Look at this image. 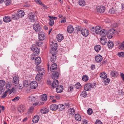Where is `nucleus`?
Instances as JSON below:
<instances>
[{
    "label": "nucleus",
    "mask_w": 124,
    "mask_h": 124,
    "mask_svg": "<svg viewBox=\"0 0 124 124\" xmlns=\"http://www.w3.org/2000/svg\"><path fill=\"white\" fill-rule=\"evenodd\" d=\"M35 15V14L34 13L30 12L28 15V20L31 22H34L35 21L34 16Z\"/></svg>",
    "instance_id": "1"
},
{
    "label": "nucleus",
    "mask_w": 124,
    "mask_h": 124,
    "mask_svg": "<svg viewBox=\"0 0 124 124\" xmlns=\"http://www.w3.org/2000/svg\"><path fill=\"white\" fill-rule=\"evenodd\" d=\"M31 49L32 51H33L35 54L36 55H37L39 53L40 48H39L36 47L35 45H33Z\"/></svg>",
    "instance_id": "2"
},
{
    "label": "nucleus",
    "mask_w": 124,
    "mask_h": 124,
    "mask_svg": "<svg viewBox=\"0 0 124 124\" xmlns=\"http://www.w3.org/2000/svg\"><path fill=\"white\" fill-rule=\"evenodd\" d=\"M115 33V31L113 29H112L109 30L107 33L108 38L109 39L112 38Z\"/></svg>",
    "instance_id": "3"
},
{
    "label": "nucleus",
    "mask_w": 124,
    "mask_h": 124,
    "mask_svg": "<svg viewBox=\"0 0 124 124\" xmlns=\"http://www.w3.org/2000/svg\"><path fill=\"white\" fill-rule=\"evenodd\" d=\"M34 29L35 31L39 32L42 29L41 26L38 24H35L33 26Z\"/></svg>",
    "instance_id": "4"
},
{
    "label": "nucleus",
    "mask_w": 124,
    "mask_h": 124,
    "mask_svg": "<svg viewBox=\"0 0 124 124\" xmlns=\"http://www.w3.org/2000/svg\"><path fill=\"white\" fill-rule=\"evenodd\" d=\"M51 65L50 69V71L52 72H54L56 71H57L58 70H59L57 68V64L55 63H53L52 64H51Z\"/></svg>",
    "instance_id": "5"
},
{
    "label": "nucleus",
    "mask_w": 124,
    "mask_h": 124,
    "mask_svg": "<svg viewBox=\"0 0 124 124\" xmlns=\"http://www.w3.org/2000/svg\"><path fill=\"white\" fill-rule=\"evenodd\" d=\"M56 55L55 53H53L52 52H51L50 60L51 62L54 63L55 62L56 59Z\"/></svg>",
    "instance_id": "6"
},
{
    "label": "nucleus",
    "mask_w": 124,
    "mask_h": 124,
    "mask_svg": "<svg viewBox=\"0 0 124 124\" xmlns=\"http://www.w3.org/2000/svg\"><path fill=\"white\" fill-rule=\"evenodd\" d=\"M19 78L18 77L15 76L13 78L12 81L13 83L15 86H16V85L19 83Z\"/></svg>",
    "instance_id": "7"
},
{
    "label": "nucleus",
    "mask_w": 124,
    "mask_h": 124,
    "mask_svg": "<svg viewBox=\"0 0 124 124\" xmlns=\"http://www.w3.org/2000/svg\"><path fill=\"white\" fill-rule=\"evenodd\" d=\"M54 72L52 74V78L53 79L57 78L58 77L60 74V70L56 71L55 72Z\"/></svg>",
    "instance_id": "8"
},
{
    "label": "nucleus",
    "mask_w": 124,
    "mask_h": 124,
    "mask_svg": "<svg viewBox=\"0 0 124 124\" xmlns=\"http://www.w3.org/2000/svg\"><path fill=\"white\" fill-rule=\"evenodd\" d=\"M97 8L98 12L101 13H103L105 9V7L102 6H98Z\"/></svg>",
    "instance_id": "9"
},
{
    "label": "nucleus",
    "mask_w": 124,
    "mask_h": 124,
    "mask_svg": "<svg viewBox=\"0 0 124 124\" xmlns=\"http://www.w3.org/2000/svg\"><path fill=\"white\" fill-rule=\"evenodd\" d=\"M30 85L32 89H35L37 87L38 84L36 81H33L30 83Z\"/></svg>",
    "instance_id": "10"
},
{
    "label": "nucleus",
    "mask_w": 124,
    "mask_h": 124,
    "mask_svg": "<svg viewBox=\"0 0 124 124\" xmlns=\"http://www.w3.org/2000/svg\"><path fill=\"white\" fill-rule=\"evenodd\" d=\"M81 32L83 35L85 37L87 36L89 34L88 30L86 29H84L82 30Z\"/></svg>",
    "instance_id": "11"
},
{
    "label": "nucleus",
    "mask_w": 124,
    "mask_h": 124,
    "mask_svg": "<svg viewBox=\"0 0 124 124\" xmlns=\"http://www.w3.org/2000/svg\"><path fill=\"white\" fill-rule=\"evenodd\" d=\"M16 13L18 18L23 17L25 15L24 12L22 10H21L20 11H17Z\"/></svg>",
    "instance_id": "12"
},
{
    "label": "nucleus",
    "mask_w": 124,
    "mask_h": 124,
    "mask_svg": "<svg viewBox=\"0 0 124 124\" xmlns=\"http://www.w3.org/2000/svg\"><path fill=\"white\" fill-rule=\"evenodd\" d=\"M44 74L42 73V72H38L35 77L36 80L39 81L42 78V76Z\"/></svg>",
    "instance_id": "13"
},
{
    "label": "nucleus",
    "mask_w": 124,
    "mask_h": 124,
    "mask_svg": "<svg viewBox=\"0 0 124 124\" xmlns=\"http://www.w3.org/2000/svg\"><path fill=\"white\" fill-rule=\"evenodd\" d=\"M103 59V58L102 56L98 54L95 56V61L98 62H99L101 61Z\"/></svg>",
    "instance_id": "14"
},
{
    "label": "nucleus",
    "mask_w": 124,
    "mask_h": 124,
    "mask_svg": "<svg viewBox=\"0 0 124 124\" xmlns=\"http://www.w3.org/2000/svg\"><path fill=\"white\" fill-rule=\"evenodd\" d=\"M18 110L20 112H23L25 110V107L24 105H21L18 107Z\"/></svg>",
    "instance_id": "15"
},
{
    "label": "nucleus",
    "mask_w": 124,
    "mask_h": 124,
    "mask_svg": "<svg viewBox=\"0 0 124 124\" xmlns=\"http://www.w3.org/2000/svg\"><path fill=\"white\" fill-rule=\"evenodd\" d=\"M101 43L102 45H104L107 43V40L105 37H101L100 38Z\"/></svg>",
    "instance_id": "16"
},
{
    "label": "nucleus",
    "mask_w": 124,
    "mask_h": 124,
    "mask_svg": "<svg viewBox=\"0 0 124 124\" xmlns=\"http://www.w3.org/2000/svg\"><path fill=\"white\" fill-rule=\"evenodd\" d=\"M39 38L40 40H44L45 38L44 36V33H43L39 32Z\"/></svg>",
    "instance_id": "17"
},
{
    "label": "nucleus",
    "mask_w": 124,
    "mask_h": 124,
    "mask_svg": "<svg viewBox=\"0 0 124 124\" xmlns=\"http://www.w3.org/2000/svg\"><path fill=\"white\" fill-rule=\"evenodd\" d=\"M50 108L52 110H55L58 108V105L54 104H52L50 106Z\"/></svg>",
    "instance_id": "18"
},
{
    "label": "nucleus",
    "mask_w": 124,
    "mask_h": 124,
    "mask_svg": "<svg viewBox=\"0 0 124 124\" xmlns=\"http://www.w3.org/2000/svg\"><path fill=\"white\" fill-rule=\"evenodd\" d=\"M59 82L57 80H55L53 81L52 84V87L53 88L57 87L58 86H59Z\"/></svg>",
    "instance_id": "19"
},
{
    "label": "nucleus",
    "mask_w": 124,
    "mask_h": 124,
    "mask_svg": "<svg viewBox=\"0 0 124 124\" xmlns=\"http://www.w3.org/2000/svg\"><path fill=\"white\" fill-rule=\"evenodd\" d=\"M3 21L6 23L9 22L11 21V18L8 16H5L3 17Z\"/></svg>",
    "instance_id": "20"
},
{
    "label": "nucleus",
    "mask_w": 124,
    "mask_h": 124,
    "mask_svg": "<svg viewBox=\"0 0 124 124\" xmlns=\"http://www.w3.org/2000/svg\"><path fill=\"white\" fill-rule=\"evenodd\" d=\"M56 38L58 41L61 42L63 39V35L60 34L57 36Z\"/></svg>",
    "instance_id": "21"
},
{
    "label": "nucleus",
    "mask_w": 124,
    "mask_h": 124,
    "mask_svg": "<svg viewBox=\"0 0 124 124\" xmlns=\"http://www.w3.org/2000/svg\"><path fill=\"white\" fill-rule=\"evenodd\" d=\"M63 86L61 85L58 86L56 88V92L57 93H60L62 91Z\"/></svg>",
    "instance_id": "22"
},
{
    "label": "nucleus",
    "mask_w": 124,
    "mask_h": 124,
    "mask_svg": "<svg viewBox=\"0 0 124 124\" xmlns=\"http://www.w3.org/2000/svg\"><path fill=\"white\" fill-rule=\"evenodd\" d=\"M73 30L74 28L72 25H70L68 27L67 31L68 33H72L73 32Z\"/></svg>",
    "instance_id": "23"
},
{
    "label": "nucleus",
    "mask_w": 124,
    "mask_h": 124,
    "mask_svg": "<svg viewBox=\"0 0 124 124\" xmlns=\"http://www.w3.org/2000/svg\"><path fill=\"white\" fill-rule=\"evenodd\" d=\"M49 111L48 108L43 107L41 110V112L43 114H46Z\"/></svg>",
    "instance_id": "24"
},
{
    "label": "nucleus",
    "mask_w": 124,
    "mask_h": 124,
    "mask_svg": "<svg viewBox=\"0 0 124 124\" xmlns=\"http://www.w3.org/2000/svg\"><path fill=\"white\" fill-rule=\"evenodd\" d=\"M35 63L37 65L39 64L41 62V58L39 57H37L35 59Z\"/></svg>",
    "instance_id": "25"
},
{
    "label": "nucleus",
    "mask_w": 124,
    "mask_h": 124,
    "mask_svg": "<svg viewBox=\"0 0 124 124\" xmlns=\"http://www.w3.org/2000/svg\"><path fill=\"white\" fill-rule=\"evenodd\" d=\"M36 70L37 71L40 72H42L43 73L45 74L44 70L43 68H41L39 66H37L36 67Z\"/></svg>",
    "instance_id": "26"
},
{
    "label": "nucleus",
    "mask_w": 124,
    "mask_h": 124,
    "mask_svg": "<svg viewBox=\"0 0 124 124\" xmlns=\"http://www.w3.org/2000/svg\"><path fill=\"white\" fill-rule=\"evenodd\" d=\"M107 31L105 30H101L99 34L101 36V37H105L107 35Z\"/></svg>",
    "instance_id": "27"
},
{
    "label": "nucleus",
    "mask_w": 124,
    "mask_h": 124,
    "mask_svg": "<svg viewBox=\"0 0 124 124\" xmlns=\"http://www.w3.org/2000/svg\"><path fill=\"white\" fill-rule=\"evenodd\" d=\"M100 76L102 79H104L107 78V74L105 72H101L100 73Z\"/></svg>",
    "instance_id": "28"
},
{
    "label": "nucleus",
    "mask_w": 124,
    "mask_h": 124,
    "mask_svg": "<svg viewBox=\"0 0 124 124\" xmlns=\"http://www.w3.org/2000/svg\"><path fill=\"white\" fill-rule=\"evenodd\" d=\"M75 118L76 120L78 121H80L81 119V116L79 114H77L75 115Z\"/></svg>",
    "instance_id": "29"
},
{
    "label": "nucleus",
    "mask_w": 124,
    "mask_h": 124,
    "mask_svg": "<svg viewBox=\"0 0 124 124\" xmlns=\"http://www.w3.org/2000/svg\"><path fill=\"white\" fill-rule=\"evenodd\" d=\"M39 119V117L38 115H36L34 116L32 119V121L34 123H36L38 122Z\"/></svg>",
    "instance_id": "30"
},
{
    "label": "nucleus",
    "mask_w": 124,
    "mask_h": 124,
    "mask_svg": "<svg viewBox=\"0 0 124 124\" xmlns=\"http://www.w3.org/2000/svg\"><path fill=\"white\" fill-rule=\"evenodd\" d=\"M65 108V107L64 105L62 104H59L58 105V108L59 110L62 111L64 110Z\"/></svg>",
    "instance_id": "31"
},
{
    "label": "nucleus",
    "mask_w": 124,
    "mask_h": 124,
    "mask_svg": "<svg viewBox=\"0 0 124 124\" xmlns=\"http://www.w3.org/2000/svg\"><path fill=\"white\" fill-rule=\"evenodd\" d=\"M114 44L112 41L110 40L109 41L108 43V46L109 49H111L113 46Z\"/></svg>",
    "instance_id": "32"
},
{
    "label": "nucleus",
    "mask_w": 124,
    "mask_h": 124,
    "mask_svg": "<svg viewBox=\"0 0 124 124\" xmlns=\"http://www.w3.org/2000/svg\"><path fill=\"white\" fill-rule=\"evenodd\" d=\"M28 99L29 101L33 102L34 101L35 99L34 96L31 95L28 97Z\"/></svg>",
    "instance_id": "33"
},
{
    "label": "nucleus",
    "mask_w": 124,
    "mask_h": 124,
    "mask_svg": "<svg viewBox=\"0 0 124 124\" xmlns=\"http://www.w3.org/2000/svg\"><path fill=\"white\" fill-rule=\"evenodd\" d=\"M48 17L50 18V21L49 23V25L51 26H53L54 24V21L53 19L51 18V16H49Z\"/></svg>",
    "instance_id": "34"
},
{
    "label": "nucleus",
    "mask_w": 124,
    "mask_h": 124,
    "mask_svg": "<svg viewBox=\"0 0 124 124\" xmlns=\"http://www.w3.org/2000/svg\"><path fill=\"white\" fill-rule=\"evenodd\" d=\"M75 109L73 108H70L68 111V112L71 115H74L75 114Z\"/></svg>",
    "instance_id": "35"
},
{
    "label": "nucleus",
    "mask_w": 124,
    "mask_h": 124,
    "mask_svg": "<svg viewBox=\"0 0 124 124\" xmlns=\"http://www.w3.org/2000/svg\"><path fill=\"white\" fill-rule=\"evenodd\" d=\"M100 27L99 26H96L95 27V32L97 34H99L101 30L100 29Z\"/></svg>",
    "instance_id": "36"
},
{
    "label": "nucleus",
    "mask_w": 124,
    "mask_h": 124,
    "mask_svg": "<svg viewBox=\"0 0 124 124\" xmlns=\"http://www.w3.org/2000/svg\"><path fill=\"white\" fill-rule=\"evenodd\" d=\"M78 3L80 5L83 6L85 5V2L84 0H79L78 1Z\"/></svg>",
    "instance_id": "37"
},
{
    "label": "nucleus",
    "mask_w": 124,
    "mask_h": 124,
    "mask_svg": "<svg viewBox=\"0 0 124 124\" xmlns=\"http://www.w3.org/2000/svg\"><path fill=\"white\" fill-rule=\"evenodd\" d=\"M12 19L13 20H17V18H18L17 13L15 12L12 15Z\"/></svg>",
    "instance_id": "38"
},
{
    "label": "nucleus",
    "mask_w": 124,
    "mask_h": 124,
    "mask_svg": "<svg viewBox=\"0 0 124 124\" xmlns=\"http://www.w3.org/2000/svg\"><path fill=\"white\" fill-rule=\"evenodd\" d=\"M101 48V46L99 45H97L96 46L94 47L95 50L97 52H99Z\"/></svg>",
    "instance_id": "39"
},
{
    "label": "nucleus",
    "mask_w": 124,
    "mask_h": 124,
    "mask_svg": "<svg viewBox=\"0 0 124 124\" xmlns=\"http://www.w3.org/2000/svg\"><path fill=\"white\" fill-rule=\"evenodd\" d=\"M110 74L112 77H115L118 75L117 72L114 71H111Z\"/></svg>",
    "instance_id": "40"
},
{
    "label": "nucleus",
    "mask_w": 124,
    "mask_h": 124,
    "mask_svg": "<svg viewBox=\"0 0 124 124\" xmlns=\"http://www.w3.org/2000/svg\"><path fill=\"white\" fill-rule=\"evenodd\" d=\"M57 46H53L52 47H51V50L50 51V52H53V53L54 52L55 53V52L57 49Z\"/></svg>",
    "instance_id": "41"
},
{
    "label": "nucleus",
    "mask_w": 124,
    "mask_h": 124,
    "mask_svg": "<svg viewBox=\"0 0 124 124\" xmlns=\"http://www.w3.org/2000/svg\"><path fill=\"white\" fill-rule=\"evenodd\" d=\"M47 96L46 94H44L42 96L41 98V100L46 101L47 100Z\"/></svg>",
    "instance_id": "42"
},
{
    "label": "nucleus",
    "mask_w": 124,
    "mask_h": 124,
    "mask_svg": "<svg viewBox=\"0 0 124 124\" xmlns=\"http://www.w3.org/2000/svg\"><path fill=\"white\" fill-rule=\"evenodd\" d=\"M90 85H88V83H87L86 85H85L84 87V89L87 91H88L89 90V89H90L89 86H90Z\"/></svg>",
    "instance_id": "43"
},
{
    "label": "nucleus",
    "mask_w": 124,
    "mask_h": 124,
    "mask_svg": "<svg viewBox=\"0 0 124 124\" xmlns=\"http://www.w3.org/2000/svg\"><path fill=\"white\" fill-rule=\"evenodd\" d=\"M5 82L3 80H0V88L3 87L5 85Z\"/></svg>",
    "instance_id": "44"
},
{
    "label": "nucleus",
    "mask_w": 124,
    "mask_h": 124,
    "mask_svg": "<svg viewBox=\"0 0 124 124\" xmlns=\"http://www.w3.org/2000/svg\"><path fill=\"white\" fill-rule=\"evenodd\" d=\"M119 48L120 49H124V41L122 42L119 46Z\"/></svg>",
    "instance_id": "45"
},
{
    "label": "nucleus",
    "mask_w": 124,
    "mask_h": 124,
    "mask_svg": "<svg viewBox=\"0 0 124 124\" xmlns=\"http://www.w3.org/2000/svg\"><path fill=\"white\" fill-rule=\"evenodd\" d=\"M109 13L110 14H115L116 13V11L113 8H111L109 10Z\"/></svg>",
    "instance_id": "46"
},
{
    "label": "nucleus",
    "mask_w": 124,
    "mask_h": 124,
    "mask_svg": "<svg viewBox=\"0 0 124 124\" xmlns=\"http://www.w3.org/2000/svg\"><path fill=\"white\" fill-rule=\"evenodd\" d=\"M23 84L25 86L27 87L29 86V83L28 80H25L24 81Z\"/></svg>",
    "instance_id": "47"
},
{
    "label": "nucleus",
    "mask_w": 124,
    "mask_h": 124,
    "mask_svg": "<svg viewBox=\"0 0 124 124\" xmlns=\"http://www.w3.org/2000/svg\"><path fill=\"white\" fill-rule=\"evenodd\" d=\"M87 94L86 93V92L85 91H83L82 92L81 95V96L85 97Z\"/></svg>",
    "instance_id": "48"
},
{
    "label": "nucleus",
    "mask_w": 124,
    "mask_h": 124,
    "mask_svg": "<svg viewBox=\"0 0 124 124\" xmlns=\"http://www.w3.org/2000/svg\"><path fill=\"white\" fill-rule=\"evenodd\" d=\"M118 55L121 57H124V52H120L118 53Z\"/></svg>",
    "instance_id": "49"
},
{
    "label": "nucleus",
    "mask_w": 124,
    "mask_h": 124,
    "mask_svg": "<svg viewBox=\"0 0 124 124\" xmlns=\"http://www.w3.org/2000/svg\"><path fill=\"white\" fill-rule=\"evenodd\" d=\"M88 78L87 76L84 75L83 76L82 79L83 81H86L88 80Z\"/></svg>",
    "instance_id": "50"
},
{
    "label": "nucleus",
    "mask_w": 124,
    "mask_h": 124,
    "mask_svg": "<svg viewBox=\"0 0 124 124\" xmlns=\"http://www.w3.org/2000/svg\"><path fill=\"white\" fill-rule=\"evenodd\" d=\"M88 85H90L89 87L90 89L91 88H94L95 87V85H96V83L91 84V83H89Z\"/></svg>",
    "instance_id": "51"
},
{
    "label": "nucleus",
    "mask_w": 124,
    "mask_h": 124,
    "mask_svg": "<svg viewBox=\"0 0 124 124\" xmlns=\"http://www.w3.org/2000/svg\"><path fill=\"white\" fill-rule=\"evenodd\" d=\"M87 113L89 115H91L93 113V110L91 108H89L87 111Z\"/></svg>",
    "instance_id": "52"
},
{
    "label": "nucleus",
    "mask_w": 124,
    "mask_h": 124,
    "mask_svg": "<svg viewBox=\"0 0 124 124\" xmlns=\"http://www.w3.org/2000/svg\"><path fill=\"white\" fill-rule=\"evenodd\" d=\"M11 83L8 82L7 83L6 85V88L8 89H9L11 86Z\"/></svg>",
    "instance_id": "53"
},
{
    "label": "nucleus",
    "mask_w": 124,
    "mask_h": 124,
    "mask_svg": "<svg viewBox=\"0 0 124 124\" xmlns=\"http://www.w3.org/2000/svg\"><path fill=\"white\" fill-rule=\"evenodd\" d=\"M9 91V90H7L3 94V95L2 96V98H4L6 97L7 95V93H8Z\"/></svg>",
    "instance_id": "54"
},
{
    "label": "nucleus",
    "mask_w": 124,
    "mask_h": 124,
    "mask_svg": "<svg viewBox=\"0 0 124 124\" xmlns=\"http://www.w3.org/2000/svg\"><path fill=\"white\" fill-rule=\"evenodd\" d=\"M5 4L7 6H8L11 4V0H6L5 1Z\"/></svg>",
    "instance_id": "55"
},
{
    "label": "nucleus",
    "mask_w": 124,
    "mask_h": 124,
    "mask_svg": "<svg viewBox=\"0 0 124 124\" xmlns=\"http://www.w3.org/2000/svg\"><path fill=\"white\" fill-rule=\"evenodd\" d=\"M20 98L19 96H17L15 97L14 99H12V101H18L20 99Z\"/></svg>",
    "instance_id": "56"
},
{
    "label": "nucleus",
    "mask_w": 124,
    "mask_h": 124,
    "mask_svg": "<svg viewBox=\"0 0 124 124\" xmlns=\"http://www.w3.org/2000/svg\"><path fill=\"white\" fill-rule=\"evenodd\" d=\"M34 1L36 3L40 5L42 4V2L40 0H34Z\"/></svg>",
    "instance_id": "57"
},
{
    "label": "nucleus",
    "mask_w": 124,
    "mask_h": 124,
    "mask_svg": "<svg viewBox=\"0 0 124 124\" xmlns=\"http://www.w3.org/2000/svg\"><path fill=\"white\" fill-rule=\"evenodd\" d=\"M110 81V80L108 78H107L104 81L105 84L106 85H108Z\"/></svg>",
    "instance_id": "58"
},
{
    "label": "nucleus",
    "mask_w": 124,
    "mask_h": 124,
    "mask_svg": "<svg viewBox=\"0 0 124 124\" xmlns=\"http://www.w3.org/2000/svg\"><path fill=\"white\" fill-rule=\"evenodd\" d=\"M36 55L35 54H32L30 55V58L32 60H34V56H35Z\"/></svg>",
    "instance_id": "59"
},
{
    "label": "nucleus",
    "mask_w": 124,
    "mask_h": 124,
    "mask_svg": "<svg viewBox=\"0 0 124 124\" xmlns=\"http://www.w3.org/2000/svg\"><path fill=\"white\" fill-rule=\"evenodd\" d=\"M57 46V43L54 41V42H52L51 43V44L50 45V47H52L53 46Z\"/></svg>",
    "instance_id": "60"
},
{
    "label": "nucleus",
    "mask_w": 124,
    "mask_h": 124,
    "mask_svg": "<svg viewBox=\"0 0 124 124\" xmlns=\"http://www.w3.org/2000/svg\"><path fill=\"white\" fill-rule=\"evenodd\" d=\"M42 44V42L39 41L36 42V45L39 46H40Z\"/></svg>",
    "instance_id": "61"
},
{
    "label": "nucleus",
    "mask_w": 124,
    "mask_h": 124,
    "mask_svg": "<svg viewBox=\"0 0 124 124\" xmlns=\"http://www.w3.org/2000/svg\"><path fill=\"white\" fill-rule=\"evenodd\" d=\"M73 89V88L72 86H69L68 88V91L69 92H70L71 91H72Z\"/></svg>",
    "instance_id": "62"
},
{
    "label": "nucleus",
    "mask_w": 124,
    "mask_h": 124,
    "mask_svg": "<svg viewBox=\"0 0 124 124\" xmlns=\"http://www.w3.org/2000/svg\"><path fill=\"white\" fill-rule=\"evenodd\" d=\"M96 124H102V123L100 120H97L95 122Z\"/></svg>",
    "instance_id": "63"
},
{
    "label": "nucleus",
    "mask_w": 124,
    "mask_h": 124,
    "mask_svg": "<svg viewBox=\"0 0 124 124\" xmlns=\"http://www.w3.org/2000/svg\"><path fill=\"white\" fill-rule=\"evenodd\" d=\"M77 89H78L81 87V85L79 83H78L76 85Z\"/></svg>",
    "instance_id": "64"
}]
</instances>
